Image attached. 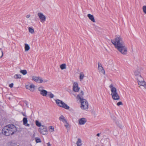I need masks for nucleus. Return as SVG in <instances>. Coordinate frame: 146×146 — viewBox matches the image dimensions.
Listing matches in <instances>:
<instances>
[{"label": "nucleus", "mask_w": 146, "mask_h": 146, "mask_svg": "<svg viewBox=\"0 0 146 146\" xmlns=\"http://www.w3.org/2000/svg\"><path fill=\"white\" fill-rule=\"evenodd\" d=\"M25 51H28L29 50L30 46L28 44H25Z\"/></svg>", "instance_id": "4be33fe9"}, {"label": "nucleus", "mask_w": 146, "mask_h": 146, "mask_svg": "<svg viewBox=\"0 0 146 146\" xmlns=\"http://www.w3.org/2000/svg\"><path fill=\"white\" fill-rule=\"evenodd\" d=\"M79 123L81 125H84L87 121V120L85 118H82L79 119L78 120Z\"/></svg>", "instance_id": "ddd939ff"}, {"label": "nucleus", "mask_w": 146, "mask_h": 146, "mask_svg": "<svg viewBox=\"0 0 146 146\" xmlns=\"http://www.w3.org/2000/svg\"><path fill=\"white\" fill-rule=\"evenodd\" d=\"M35 123L36 125L38 127H41V123L39 122L38 121L36 120L35 121Z\"/></svg>", "instance_id": "cd10ccee"}, {"label": "nucleus", "mask_w": 146, "mask_h": 146, "mask_svg": "<svg viewBox=\"0 0 146 146\" xmlns=\"http://www.w3.org/2000/svg\"><path fill=\"white\" fill-rule=\"evenodd\" d=\"M64 126L66 128L68 129H69V124L68 123L67 121L66 122H65L64 123Z\"/></svg>", "instance_id": "bb28decb"}, {"label": "nucleus", "mask_w": 146, "mask_h": 146, "mask_svg": "<svg viewBox=\"0 0 146 146\" xmlns=\"http://www.w3.org/2000/svg\"><path fill=\"white\" fill-rule=\"evenodd\" d=\"M23 124L27 127H29L30 124L27 123L28 120L26 117H24L23 119Z\"/></svg>", "instance_id": "4468645a"}, {"label": "nucleus", "mask_w": 146, "mask_h": 146, "mask_svg": "<svg viewBox=\"0 0 146 146\" xmlns=\"http://www.w3.org/2000/svg\"><path fill=\"white\" fill-rule=\"evenodd\" d=\"M142 72V69L140 68H138L135 70L134 72V74L135 77V78L137 80H138L143 78L141 76V73Z\"/></svg>", "instance_id": "423d86ee"}, {"label": "nucleus", "mask_w": 146, "mask_h": 146, "mask_svg": "<svg viewBox=\"0 0 146 146\" xmlns=\"http://www.w3.org/2000/svg\"><path fill=\"white\" fill-rule=\"evenodd\" d=\"M13 83H11L9 84V86L10 88H11L13 87Z\"/></svg>", "instance_id": "e433bc0d"}, {"label": "nucleus", "mask_w": 146, "mask_h": 146, "mask_svg": "<svg viewBox=\"0 0 146 146\" xmlns=\"http://www.w3.org/2000/svg\"><path fill=\"white\" fill-rule=\"evenodd\" d=\"M96 135H97V136H98L99 137V136H100V133H98V134H97Z\"/></svg>", "instance_id": "79ce46f5"}, {"label": "nucleus", "mask_w": 146, "mask_h": 146, "mask_svg": "<svg viewBox=\"0 0 146 146\" xmlns=\"http://www.w3.org/2000/svg\"><path fill=\"white\" fill-rule=\"evenodd\" d=\"M111 42L114 46L115 48L121 54L124 55L127 53V48L123 37L121 36L117 35L114 38L111 40Z\"/></svg>", "instance_id": "f257e3e1"}, {"label": "nucleus", "mask_w": 146, "mask_h": 146, "mask_svg": "<svg viewBox=\"0 0 146 146\" xmlns=\"http://www.w3.org/2000/svg\"><path fill=\"white\" fill-rule=\"evenodd\" d=\"M49 129V131L50 132H52L54 131V127L52 126H50Z\"/></svg>", "instance_id": "2f4dec72"}, {"label": "nucleus", "mask_w": 146, "mask_h": 146, "mask_svg": "<svg viewBox=\"0 0 146 146\" xmlns=\"http://www.w3.org/2000/svg\"><path fill=\"white\" fill-rule=\"evenodd\" d=\"M84 74L82 72H81L80 73L79 79L80 80V81H82L83 80V78L84 77Z\"/></svg>", "instance_id": "6ab92c4d"}, {"label": "nucleus", "mask_w": 146, "mask_h": 146, "mask_svg": "<svg viewBox=\"0 0 146 146\" xmlns=\"http://www.w3.org/2000/svg\"><path fill=\"white\" fill-rule=\"evenodd\" d=\"M117 106H119L120 105H122L123 104H122V102H119L117 104Z\"/></svg>", "instance_id": "c9c22d12"}, {"label": "nucleus", "mask_w": 146, "mask_h": 146, "mask_svg": "<svg viewBox=\"0 0 146 146\" xmlns=\"http://www.w3.org/2000/svg\"><path fill=\"white\" fill-rule=\"evenodd\" d=\"M14 77L15 79L21 78V76L20 74H16L14 75Z\"/></svg>", "instance_id": "b1692460"}, {"label": "nucleus", "mask_w": 146, "mask_h": 146, "mask_svg": "<svg viewBox=\"0 0 146 146\" xmlns=\"http://www.w3.org/2000/svg\"><path fill=\"white\" fill-rule=\"evenodd\" d=\"M30 90L31 91L33 92L35 89V86L33 84H31L29 86Z\"/></svg>", "instance_id": "412c9836"}, {"label": "nucleus", "mask_w": 146, "mask_h": 146, "mask_svg": "<svg viewBox=\"0 0 146 146\" xmlns=\"http://www.w3.org/2000/svg\"><path fill=\"white\" fill-rule=\"evenodd\" d=\"M39 131L42 134L45 135L47 133V127L46 126L42 125L41 127L39 128Z\"/></svg>", "instance_id": "6e6552de"}, {"label": "nucleus", "mask_w": 146, "mask_h": 146, "mask_svg": "<svg viewBox=\"0 0 146 146\" xmlns=\"http://www.w3.org/2000/svg\"><path fill=\"white\" fill-rule=\"evenodd\" d=\"M17 131L15 126L13 124L8 125L5 126L2 130V134L6 136L13 134Z\"/></svg>", "instance_id": "f03ea898"}, {"label": "nucleus", "mask_w": 146, "mask_h": 146, "mask_svg": "<svg viewBox=\"0 0 146 146\" xmlns=\"http://www.w3.org/2000/svg\"><path fill=\"white\" fill-rule=\"evenodd\" d=\"M48 96L50 98H53L54 97V95L51 92H49L48 93Z\"/></svg>", "instance_id": "393cba45"}, {"label": "nucleus", "mask_w": 146, "mask_h": 146, "mask_svg": "<svg viewBox=\"0 0 146 146\" xmlns=\"http://www.w3.org/2000/svg\"><path fill=\"white\" fill-rule=\"evenodd\" d=\"M35 141L36 143H40L41 142V141L40 139L38 137H36L35 138Z\"/></svg>", "instance_id": "c85d7f7f"}, {"label": "nucleus", "mask_w": 146, "mask_h": 146, "mask_svg": "<svg viewBox=\"0 0 146 146\" xmlns=\"http://www.w3.org/2000/svg\"><path fill=\"white\" fill-rule=\"evenodd\" d=\"M30 17V15H27L26 16V17L27 18H29Z\"/></svg>", "instance_id": "ea45409f"}, {"label": "nucleus", "mask_w": 146, "mask_h": 146, "mask_svg": "<svg viewBox=\"0 0 146 146\" xmlns=\"http://www.w3.org/2000/svg\"><path fill=\"white\" fill-rule=\"evenodd\" d=\"M48 81V80H42V82H44V83L46 82H47Z\"/></svg>", "instance_id": "4c0bfd02"}, {"label": "nucleus", "mask_w": 146, "mask_h": 146, "mask_svg": "<svg viewBox=\"0 0 146 146\" xmlns=\"http://www.w3.org/2000/svg\"><path fill=\"white\" fill-rule=\"evenodd\" d=\"M82 141L81 139L78 138L76 142L77 146H81L82 145Z\"/></svg>", "instance_id": "f3484780"}, {"label": "nucleus", "mask_w": 146, "mask_h": 146, "mask_svg": "<svg viewBox=\"0 0 146 146\" xmlns=\"http://www.w3.org/2000/svg\"><path fill=\"white\" fill-rule=\"evenodd\" d=\"M38 16L40 19V21L42 23H44L46 21V18L45 16L41 13H38Z\"/></svg>", "instance_id": "9d476101"}, {"label": "nucleus", "mask_w": 146, "mask_h": 146, "mask_svg": "<svg viewBox=\"0 0 146 146\" xmlns=\"http://www.w3.org/2000/svg\"><path fill=\"white\" fill-rule=\"evenodd\" d=\"M109 87L111 89V95L113 99L114 100H119L120 97L117 92L116 88L113 87V85L112 84Z\"/></svg>", "instance_id": "20e7f679"}, {"label": "nucleus", "mask_w": 146, "mask_h": 146, "mask_svg": "<svg viewBox=\"0 0 146 146\" xmlns=\"http://www.w3.org/2000/svg\"><path fill=\"white\" fill-rule=\"evenodd\" d=\"M137 81L138 84L140 86V88H141V87L143 86L146 89V82L145 81L143 78H141V79L137 80Z\"/></svg>", "instance_id": "0eeeda50"}, {"label": "nucleus", "mask_w": 146, "mask_h": 146, "mask_svg": "<svg viewBox=\"0 0 146 146\" xmlns=\"http://www.w3.org/2000/svg\"><path fill=\"white\" fill-rule=\"evenodd\" d=\"M87 16L89 19L91 20L93 22H95L96 21L94 19V17L93 15H91L90 14H88L87 15Z\"/></svg>", "instance_id": "2eb2a0df"}, {"label": "nucleus", "mask_w": 146, "mask_h": 146, "mask_svg": "<svg viewBox=\"0 0 146 146\" xmlns=\"http://www.w3.org/2000/svg\"><path fill=\"white\" fill-rule=\"evenodd\" d=\"M48 92L46 90H44L40 92V94L43 96H46L48 94Z\"/></svg>", "instance_id": "a211bd4d"}, {"label": "nucleus", "mask_w": 146, "mask_h": 146, "mask_svg": "<svg viewBox=\"0 0 146 146\" xmlns=\"http://www.w3.org/2000/svg\"><path fill=\"white\" fill-rule=\"evenodd\" d=\"M59 119L60 121H62L64 123L65 122H66L67 121L64 116L62 115L60 116Z\"/></svg>", "instance_id": "dca6fc26"}, {"label": "nucleus", "mask_w": 146, "mask_h": 146, "mask_svg": "<svg viewBox=\"0 0 146 146\" xmlns=\"http://www.w3.org/2000/svg\"><path fill=\"white\" fill-rule=\"evenodd\" d=\"M28 30L29 33L31 34H33L34 33V29L31 27H29L28 28Z\"/></svg>", "instance_id": "5701e85b"}, {"label": "nucleus", "mask_w": 146, "mask_h": 146, "mask_svg": "<svg viewBox=\"0 0 146 146\" xmlns=\"http://www.w3.org/2000/svg\"><path fill=\"white\" fill-rule=\"evenodd\" d=\"M103 146V145H102V146Z\"/></svg>", "instance_id": "c03bdc74"}, {"label": "nucleus", "mask_w": 146, "mask_h": 146, "mask_svg": "<svg viewBox=\"0 0 146 146\" xmlns=\"http://www.w3.org/2000/svg\"><path fill=\"white\" fill-rule=\"evenodd\" d=\"M32 80L38 83H42V79L40 77L33 76L32 77Z\"/></svg>", "instance_id": "1a4fd4ad"}, {"label": "nucleus", "mask_w": 146, "mask_h": 146, "mask_svg": "<svg viewBox=\"0 0 146 146\" xmlns=\"http://www.w3.org/2000/svg\"><path fill=\"white\" fill-rule=\"evenodd\" d=\"M26 88L27 89H29V90H30V87H29V86H28V85H27L26 86Z\"/></svg>", "instance_id": "58836bf2"}, {"label": "nucleus", "mask_w": 146, "mask_h": 146, "mask_svg": "<svg viewBox=\"0 0 146 146\" xmlns=\"http://www.w3.org/2000/svg\"><path fill=\"white\" fill-rule=\"evenodd\" d=\"M56 102L57 105L60 107L64 108L67 110H68L70 108L69 106L63 101L57 99L56 100Z\"/></svg>", "instance_id": "39448f33"}, {"label": "nucleus", "mask_w": 146, "mask_h": 146, "mask_svg": "<svg viewBox=\"0 0 146 146\" xmlns=\"http://www.w3.org/2000/svg\"><path fill=\"white\" fill-rule=\"evenodd\" d=\"M48 146H51V145L50 143L49 142H48L47 143Z\"/></svg>", "instance_id": "a19ab883"}, {"label": "nucleus", "mask_w": 146, "mask_h": 146, "mask_svg": "<svg viewBox=\"0 0 146 146\" xmlns=\"http://www.w3.org/2000/svg\"><path fill=\"white\" fill-rule=\"evenodd\" d=\"M117 125L118 126V127H119L120 128H122L123 127V126L121 125V124L120 123H118L117 124Z\"/></svg>", "instance_id": "f704fd0d"}, {"label": "nucleus", "mask_w": 146, "mask_h": 146, "mask_svg": "<svg viewBox=\"0 0 146 146\" xmlns=\"http://www.w3.org/2000/svg\"><path fill=\"white\" fill-rule=\"evenodd\" d=\"M98 68L100 72L105 74V70L102 66V64L99 62L98 63Z\"/></svg>", "instance_id": "9b49d317"}, {"label": "nucleus", "mask_w": 146, "mask_h": 146, "mask_svg": "<svg viewBox=\"0 0 146 146\" xmlns=\"http://www.w3.org/2000/svg\"><path fill=\"white\" fill-rule=\"evenodd\" d=\"M43 89V87H42V86H40L38 88V90L40 92H42V90H44Z\"/></svg>", "instance_id": "c756f323"}, {"label": "nucleus", "mask_w": 146, "mask_h": 146, "mask_svg": "<svg viewBox=\"0 0 146 146\" xmlns=\"http://www.w3.org/2000/svg\"><path fill=\"white\" fill-rule=\"evenodd\" d=\"M3 56V53L1 48H0V58L2 57Z\"/></svg>", "instance_id": "7c9ffc66"}, {"label": "nucleus", "mask_w": 146, "mask_h": 146, "mask_svg": "<svg viewBox=\"0 0 146 146\" xmlns=\"http://www.w3.org/2000/svg\"><path fill=\"white\" fill-rule=\"evenodd\" d=\"M23 115L24 116H26V115H25L24 114H23Z\"/></svg>", "instance_id": "37998d69"}, {"label": "nucleus", "mask_w": 146, "mask_h": 146, "mask_svg": "<svg viewBox=\"0 0 146 146\" xmlns=\"http://www.w3.org/2000/svg\"><path fill=\"white\" fill-rule=\"evenodd\" d=\"M110 117L113 120H115V119L116 117L113 114H111L110 115Z\"/></svg>", "instance_id": "72a5a7b5"}, {"label": "nucleus", "mask_w": 146, "mask_h": 146, "mask_svg": "<svg viewBox=\"0 0 146 146\" xmlns=\"http://www.w3.org/2000/svg\"><path fill=\"white\" fill-rule=\"evenodd\" d=\"M60 68L62 70L66 69V65L65 64H61L60 66Z\"/></svg>", "instance_id": "aec40b11"}, {"label": "nucleus", "mask_w": 146, "mask_h": 146, "mask_svg": "<svg viewBox=\"0 0 146 146\" xmlns=\"http://www.w3.org/2000/svg\"><path fill=\"white\" fill-rule=\"evenodd\" d=\"M84 92L81 91L78 95L77 97V99L79 100L81 103L80 108L83 110H86L88 108V104L87 100L83 98Z\"/></svg>", "instance_id": "7ed1b4c3"}, {"label": "nucleus", "mask_w": 146, "mask_h": 146, "mask_svg": "<svg viewBox=\"0 0 146 146\" xmlns=\"http://www.w3.org/2000/svg\"><path fill=\"white\" fill-rule=\"evenodd\" d=\"M96 146H97L96 145Z\"/></svg>", "instance_id": "a18cd8bd"}, {"label": "nucleus", "mask_w": 146, "mask_h": 146, "mask_svg": "<svg viewBox=\"0 0 146 146\" xmlns=\"http://www.w3.org/2000/svg\"><path fill=\"white\" fill-rule=\"evenodd\" d=\"M73 91L76 92H77L79 91L80 90V88L78 87V84L76 82H74L73 84Z\"/></svg>", "instance_id": "f8f14e48"}, {"label": "nucleus", "mask_w": 146, "mask_h": 146, "mask_svg": "<svg viewBox=\"0 0 146 146\" xmlns=\"http://www.w3.org/2000/svg\"><path fill=\"white\" fill-rule=\"evenodd\" d=\"M143 12L146 14V6H144L143 7Z\"/></svg>", "instance_id": "473e14b6"}, {"label": "nucleus", "mask_w": 146, "mask_h": 146, "mask_svg": "<svg viewBox=\"0 0 146 146\" xmlns=\"http://www.w3.org/2000/svg\"><path fill=\"white\" fill-rule=\"evenodd\" d=\"M20 72L24 75H25L27 73V72L26 70H21Z\"/></svg>", "instance_id": "a878e982"}]
</instances>
